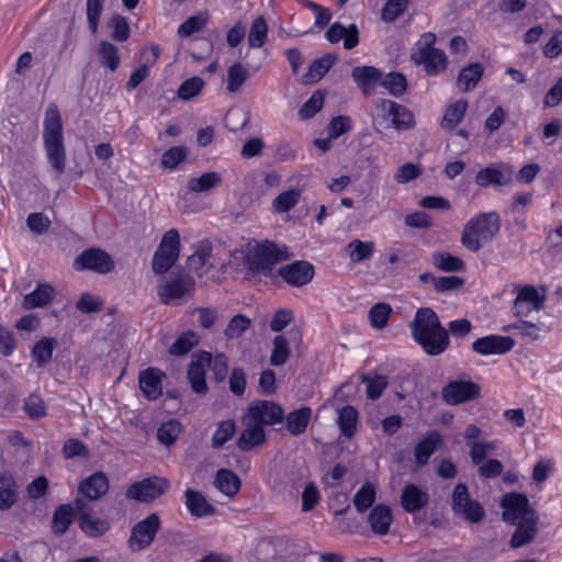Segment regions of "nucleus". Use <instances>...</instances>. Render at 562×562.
Returning a JSON list of instances; mask_svg holds the SVG:
<instances>
[{"label": "nucleus", "mask_w": 562, "mask_h": 562, "mask_svg": "<svg viewBox=\"0 0 562 562\" xmlns=\"http://www.w3.org/2000/svg\"><path fill=\"white\" fill-rule=\"evenodd\" d=\"M360 379L362 383L367 384V397L372 401L380 398L382 393L389 385L387 378L382 374H376L375 376L362 374Z\"/></svg>", "instance_id": "obj_49"}, {"label": "nucleus", "mask_w": 562, "mask_h": 562, "mask_svg": "<svg viewBox=\"0 0 562 562\" xmlns=\"http://www.w3.org/2000/svg\"><path fill=\"white\" fill-rule=\"evenodd\" d=\"M546 289L542 293L533 285L517 288V296L513 303V313L518 318L528 317L532 311H540L544 306Z\"/></svg>", "instance_id": "obj_12"}, {"label": "nucleus", "mask_w": 562, "mask_h": 562, "mask_svg": "<svg viewBox=\"0 0 562 562\" xmlns=\"http://www.w3.org/2000/svg\"><path fill=\"white\" fill-rule=\"evenodd\" d=\"M337 56L334 54H326L323 57L315 59L308 67L305 75L306 81L317 82L319 81L336 63Z\"/></svg>", "instance_id": "obj_41"}, {"label": "nucleus", "mask_w": 562, "mask_h": 562, "mask_svg": "<svg viewBox=\"0 0 562 562\" xmlns=\"http://www.w3.org/2000/svg\"><path fill=\"white\" fill-rule=\"evenodd\" d=\"M204 87V81L201 77L194 76L184 80L177 92V95L182 100H190L196 97Z\"/></svg>", "instance_id": "obj_58"}, {"label": "nucleus", "mask_w": 562, "mask_h": 562, "mask_svg": "<svg viewBox=\"0 0 562 562\" xmlns=\"http://www.w3.org/2000/svg\"><path fill=\"white\" fill-rule=\"evenodd\" d=\"M412 336L429 356H438L449 347L448 330L441 325L438 315L430 307L416 311L409 324Z\"/></svg>", "instance_id": "obj_1"}, {"label": "nucleus", "mask_w": 562, "mask_h": 562, "mask_svg": "<svg viewBox=\"0 0 562 562\" xmlns=\"http://www.w3.org/2000/svg\"><path fill=\"white\" fill-rule=\"evenodd\" d=\"M250 419L255 420L261 427L272 426L282 423L284 419V412L282 407L271 401H256L247 408L244 414Z\"/></svg>", "instance_id": "obj_15"}, {"label": "nucleus", "mask_w": 562, "mask_h": 562, "mask_svg": "<svg viewBox=\"0 0 562 562\" xmlns=\"http://www.w3.org/2000/svg\"><path fill=\"white\" fill-rule=\"evenodd\" d=\"M98 54L102 65L106 66L112 71L117 68L120 57L115 45L106 41H102L99 44Z\"/></svg>", "instance_id": "obj_56"}, {"label": "nucleus", "mask_w": 562, "mask_h": 562, "mask_svg": "<svg viewBox=\"0 0 562 562\" xmlns=\"http://www.w3.org/2000/svg\"><path fill=\"white\" fill-rule=\"evenodd\" d=\"M180 252V235L175 228L162 236L160 245L153 257V270L157 274L167 272L178 260Z\"/></svg>", "instance_id": "obj_7"}, {"label": "nucleus", "mask_w": 562, "mask_h": 562, "mask_svg": "<svg viewBox=\"0 0 562 562\" xmlns=\"http://www.w3.org/2000/svg\"><path fill=\"white\" fill-rule=\"evenodd\" d=\"M212 244L209 240H202L196 250L188 259V265L193 270H200L203 267L209 269L214 268L215 265L211 261Z\"/></svg>", "instance_id": "obj_40"}, {"label": "nucleus", "mask_w": 562, "mask_h": 562, "mask_svg": "<svg viewBox=\"0 0 562 562\" xmlns=\"http://www.w3.org/2000/svg\"><path fill=\"white\" fill-rule=\"evenodd\" d=\"M278 276L292 286H303L313 279L314 267L305 260H299L280 267Z\"/></svg>", "instance_id": "obj_19"}, {"label": "nucleus", "mask_w": 562, "mask_h": 562, "mask_svg": "<svg viewBox=\"0 0 562 562\" xmlns=\"http://www.w3.org/2000/svg\"><path fill=\"white\" fill-rule=\"evenodd\" d=\"M468 109V101L459 99L454 103L450 104L442 117L441 127L443 130H453L463 120Z\"/></svg>", "instance_id": "obj_37"}, {"label": "nucleus", "mask_w": 562, "mask_h": 562, "mask_svg": "<svg viewBox=\"0 0 562 562\" xmlns=\"http://www.w3.org/2000/svg\"><path fill=\"white\" fill-rule=\"evenodd\" d=\"M61 453L65 459L88 458L89 449L80 440L71 438L64 442Z\"/></svg>", "instance_id": "obj_62"}, {"label": "nucleus", "mask_w": 562, "mask_h": 562, "mask_svg": "<svg viewBox=\"0 0 562 562\" xmlns=\"http://www.w3.org/2000/svg\"><path fill=\"white\" fill-rule=\"evenodd\" d=\"M56 347L57 340L52 337H44L34 345L32 356L38 367H44L50 361Z\"/></svg>", "instance_id": "obj_43"}, {"label": "nucleus", "mask_w": 562, "mask_h": 562, "mask_svg": "<svg viewBox=\"0 0 562 562\" xmlns=\"http://www.w3.org/2000/svg\"><path fill=\"white\" fill-rule=\"evenodd\" d=\"M160 528L161 521L158 514L153 513L148 515L132 528L127 540L128 548L133 552L145 550L154 542Z\"/></svg>", "instance_id": "obj_9"}, {"label": "nucleus", "mask_w": 562, "mask_h": 562, "mask_svg": "<svg viewBox=\"0 0 562 562\" xmlns=\"http://www.w3.org/2000/svg\"><path fill=\"white\" fill-rule=\"evenodd\" d=\"M286 259L289 254L285 246L266 240L248 254L245 266L252 276L272 277L274 267Z\"/></svg>", "instance_id": "obj_4"}, {"label": "nucleus", "mask_w": 562, "mask_h": 562, "mask_svg": "<svg viewBox=\"0 0 562 562\" xmlns=\"http://www.w3.org/2000/svg\"><path fill=\"white\" fill-rule=\"evenodd\" d=\"M42 137L46 158L56 178H59L66 171V147L61 117L55 103L46 109Z\"/></svg>", "instance_id": "obj_2"}, {"label": "nucleus", "mask_w": 562, "mask_h": 562, "mask_svg": "<svg viewBox=\"0 0 562 562\" xmlns=\"http://www.w3.org/2000/svg\"><path fill=\"white\" fill-rule=\"evenodd\" d=\"M188 157V149L186 146H175L164 153L161 157V165L165 168L173 169L180 162L184 161Z\"/></svg>", "instance_id": "obj_60"}, {"label": "nucleus", "mask_w": 562, "mask_h": 562, "mask_svg": "<svg viewBox=\"0 0 562 562\" xmlns=\"http://www.w3.org/2000/svg\"><path fill=\"white\" fill-rule=\"evenodd\" d=\"M195 282L189 274H179L157 289V294L164 304H170L173 301L181 300L184 295L192 292Z\"/></svg>", "instance_id": "obj_16"}, {"label": "nucleus", "mask_w": 562, "mask_h": 562, "mask_svg": "<svg viewBox=\"0 0 562 562\" xmlns=\"http://www.w3.org/2000/svg\"><path fill=\"white\" fill-rule=\"evenodd\" d=\"M325 37L331 44H336L340 40H344V47L346 49H352L359 43V31L356 24H350L346 27L336 22L328 27L325 33Z\"/></svg>", "instance_id": "obj_24"}, {"label": "nucleus", "mask_w": 562, "mask_h": 562, "mask_svg": "<svg viewBox=\"0 0 562 562\" xmlns=\"http://www.w3.org/2000/svg\"><path fill=\"white\" fill-rule=\"evenodd\" d=\"M272 350L269 361L274 367L283 366L291 353L290 344L283 335H278L273 338Z\"/></svg>", "instance_id": "obj_46"}, {"label": "nucleus", "mask_w": 562, "mask_h": 562, "mask_svg": "<svg viewBox=\"0 0 562 562\" xmlns=\"http://www.w3.org/2000/svg\"><path fill=\"white\" fill-rule=\"evenodd\" d=\"M516 529L510 538V547L516 549L532 542L538 533V515L531 514L529 518L517 521Z\"/></svg>", "instance_id": "obj_23"}, {"label": "nucleus", "mask_w": 562, "mask_h": 562, "mask_svg": "<svg viewBox=\"0 0 562 562\" xmlns=\"http://www.w3.org/2000/svg\"><path fill=\"white\" fill-rule=\"evenodd\" d=\"M378 124L383 128L398 131L411 130L415 126L414 114L403 104L389 99H382L376 103Z\"/></svg>", "instance_id": "obj_6"}, {"label": "nucleus", "mask_w": 562, "mask_h": 562, "mask_svg": "<svg viewBox=\"0 0 562 562\" xmlns=\"http://www.w3.org/2000/svg\"><path fill=\"white\" fill-rule=\"evenodd\" d=\"M501 507L503 508V520L509 524L522 521L529 518L531 514H537L530 506L527 496L519 493H507L503 495Z\"/></svg>", "instance_id": "obj_13"}, {"label": "nucleus", "mask_w": 562, "mask_h": 562, "mask_svg": "<svg viewBox=\"0 0 562 562\" xmlns=\"http://www.w3.org/2000/svg\"><path fill=\"white\" fill-rule=\"evenodd\" d=\"M77 513L79 514V528L89 537H101L110 530V522L106 519L93 517L86 501L78 497L75 499Z\"/></svg>", "instance_id": "obj_17"}, {"label": "nucleus", "mask_w": 562, "mask_h": 562, "mask_svg": "<svg viewBox=\"0 0 562 562\" xmlns=\"http://www.w3.org/2000/svg\"><path fill=\"white\" fill-rule=\"evenodd\" d=\"M501 220L497 213H480L472 217L463 227L461 243L470 251L482 248V241L488 243L498 233Z\"/></svg>", "instance_id": "obj_3"}, {"label": "nucleus", "mask_w": 562, "mask_h": 562, "mask_svg": "<svg viewBox=\"0 0 562 562\" xmlns=\"http://www.w3.org/2000/svg\"><path fill=\"white\" fill-rule=\"evenodd\" d=\"M19 501V485L10 471L0 472V510L12 508Z\"/></svg>", "instance_id": "obj_26"}, {"label": "nucleus", "mask_w": 562, "mask_h": 562, "mask_svg": "<svg viewBox=\"0 0 562 562\" xmlns=\"http://www.w3.org/2000/svg\"><path fill=\"white\" fill-rule=\"evenodd\" d=\"M408 7V0H387L382 8L381 18L385 22H394Z\"/></svg>", "instance_id": "obj_59"}, {"label": "nucleus", "mask_w": 562, "mask_h": 562, "mask_svg": "<svg viewBox=\"0 0 562 562\" xmlns=\"http://www.w3.org/2000/svg\"><path fill=\"white\" fill-rule=\"evenodd\" d=\"M184 504L190 514L198 518L214 515L216 510L201 492L193 488H188L184 492Z\"/></svg>", "instance_id": "obj_29"}, {"label": "nucleus", "mask_w": 562, "mask_h": 562, "mask_svg": "<svg viewBox=\"0 0 562 562\" xmlns=\"http://www.w3.org/2000/svg\"><path fill=\"white\" fill-rule=\"evenodd\" d=\"M381 85L387 89L393 97H401L407 90V81L401 72H389L385 78H381Z\"/></svg>", "instance_id": "obj_55"}, {"label": "nucleus", "mask_w": 562, "mask_h": 562, "mask_svg": "<svg viewBox=\"0 0 562 562\" xmlns=\"http://www.w3.org/2000/svg\"><path fill=\"white\" fill-rule=\"evenodd\" d=\"M352 78L358 87L367 93L368 88L381 82L382 74L373 66H361L352 69Z\"/></svg>", "instance_id": "obj_35"}, {"label": "nucleus", "mask_w": 562, "mask_h": 562, "mask_svg": "<svg viewBox=\"0 0 562 562\" xmlns=\"http://www.w3.org/2000/svg\"><path fill=\"white\" fill-rule=\"evenodd\" d=\"M77 512L76 505H59L52 518V531L57 536H63L72 522L74 514Z\"/></svg>", "instance_id": "obj_32"}, {"label": "nucleus", "mask_w": 562, "mask_h": 562, "mask_svg": "<svg viewBox=\"0 0 562 562\" xmlns=\"http://www.w3.org/2000/svg\"><path fill=\"white\" fill-rule=\"evenodd\" d=\"M215 485L227 496H234L240 488L239 477L231 470L221 469L215 476Z\"/></svg>", "instance_id": "obj_38"}, {"label": "nucleus", "mask_w": 562, "mask_h": 562, "mask_svg": "<svg viewBox=\"0 0 562 562\" xmlns=\"http://www.w3.org/2000/svg\"><path fill=\"white\" fill-rule=\"evenodd\" d=\"M55 290L49 284H38L37 288L26 294L23 300L25 308H37L48 305L54 299Z\"/></svg>", "instance_id": "obj_34"}, {"label": "nucleus", "mask_w": 562, "mask_h": 562, "mask_svg": "<svg viewBox=\"0 0 562 562\" xmlns=\"http://www.w3.org/2000/svg\"><path fill=\"white\" fill-rule=\"evenodd\" d=\"M165 373L148 368L140 372L138 378L139 389L148 400H157L162 394L161 379Z\"/></svg>", "instance_id": "obj_27"}, {"label": "nucleus", "mask_w": 562, "mask_h": 562, "mask_svg": "<svg viewBox=\"0 0 562 562\" xmlns=\"http://www.w3.org/2000/svg\"><path fill=\"white\" fill-rule=\"evenodd\" d=\"M451 507L457 516H461L472 524H477L485 517L483 506L470 497L468 486L464 483H458L454 486Z\"/></svg>", "instance_id": "obj_8"}, {"label": "nucleus", "mask_w": 562, "mask_h": 562, "mask_svg": "<svg viewBox=\"0 0 562 562\" xmlns=\"http://www.w3.org/2000/svg\"><path fill=\"white\" fill-rule=\"evenodd\" d=\"M268 36V25L262 15L257 16L251 23L248 34V44L252 48L263 46Z\"/></svg>", "instance_id": "obj_52"}, {"label": "nucleus", "mask_w": 562, "mask_h": 562, "mask_svg": "<svg viewBox=\"0 0 562 562\" xmlns=\"http://www.w3.org/2000/svg\"><path fill=\"white\" fill-rule=\"evenodd\" d=\"M241 424L244 429L236 441V446L240 451H250L266 442V430L263 427L246 415H243Z\"/></svg>", "instance_id": "obj_20"}, {"label": "nucleus", "mask_w": 562, "mask_h": 562, "mask_svg": "<svg viewBox=\"0 0 562 562\" xmlns=\"http://www.w3.org/2000/svg\"><path fill=\"white\" fill-rule=\"evenodd\" d=\"M509 181V178H505L501 170L492 166L481 169L475 176V183L479 187H487L490 184L505 186Z\"/></svg>", "instance_id": "obj_45"}, {"label": "nucleus", "mask_w": 562, "mask_h": 562, "mask_svg": "<svg viewBox=\"0 0 562 562\" xmlns=\"http://www.w3.org/2000/svg\"><path fill=\"white\" fill-rule=\"evenodd\" d=\"M324 103V94L321 91H315L311 98L300 109L299 114L302 120L313 117L322 108Z\"/></svg>", "instance_id": "obj_61"}, {"label": "nucleus", "mask_w": 562, "mask_h": 562, "mask_svg": "<svg viewBox=\"0 0 562 562\" xmlns=\"http://www.w3.org/2000/svg\"><path fill=\"white\" fill-rule=\"evenodd\" d=\"M109 480L103 472H95L85 479L78 487L79 493L89 501H97L106 494Z\"/></svg>", "instance_id": "obj_25"}, {"label": "nucleus", "mask_w": 562, "mask_h": 562, "mask_svg": "<svg viewBox=\"0 0 562 562\" xmlns=\"http://www.w3.org/2000/svg\"><path fill=\"white\" fill-rule=\"evenodd\" d=\"M515 341L508 336L488 335L477 338L472 350L482 356L504 355L513 349Z\"/></svg>", "instance_id": "obj_21"}, {"label": "nucleus", "mask_w": 562, "mask_h": 562, "mask_svg": "<svg viewBox=\"0 0 562 562\" xmlns=\"http://www.w3.org/2000/svg\"><path fill=\"white\" fill-rule=\"evenodd\" d=\"M170 487L169 481L160 476H151L133 483L126 491V497L148 503L165 494Z\"/></svg>", "instance_id": "obj_10"}, {"label": "nucleus", "mask_w": 562, "mask_h": 562, "mask_svg": "<svg viewBox=\"0 0 562 562\" xmlns=\"http://www.w3.org/2000/svg\"><path fill=\"white\" fill-rule=\"evenodd\" d=\"M236 425L233 419L223 420L218 424L212 437V447L218 449L233 438Z\"/></svg>", "instance_id": "obj_57"}, {"label": "nucleus", "mask_w": 562, "mask_h": 562, "mask_svg": "<svg viewBox=\"0 0 562 562\" xmlns=\"http://www.w3.org/2000/svg\"><path fill=\"white\" fill-rule=\"evenodd\" d=\"M346 250L350 261L358 263L364 260H369L372 257L374 251V243L353 239L347 245Z\"/></svg>", "instance_id": "obj_42"}, {"label": "nucleus", "mask_w": 562, "mask_h": 562, "mask_svg": "<svg viewBox=\"0 0 562 562\" xmlns=\"http://www.w3.org/2000/svg\"><path fill=\"white\" fill-rule=\"evenodd\" d=\"M392 311L391 305L387 303H375L369 311L370 325L378 330L385 328Z\"/></svg>", "instance_id": "obj_51"}, {"label": "nucleus", "mask_w": 562, "mask_h": 562, "mask_svg": "<svg viewBox=\"0 0 562 562\" xmlns=\"http://www.w3.org/2000/svg\"><path fill=\"white\" fill-rule=\"evenodd\" d=\"M311 417L312 408L307 406L290 412L285 417L286 430L292 436L302 435L306 430Z\"/></svg>", "instance_id": "obj_33"}, {"label": "nucleus", "mask_w": 562, "mask_h": 562, "mask_svg": "<svg viewBox=\"0 0 562 562\" xmlns=\"http://www.w3.org/2000/svg\"><path fill=\"white\" fill-rule=\"evenodd\" d=\"M429 503V495L414 483L404 486L401 494V506L406 513L414 514L425 508Z\"/></svg>", "instance_id": "obj_22"}, {"label": "nucleus", "mask_w": 562, "mask_h": 562, "mask_svg": "<svg viewBox=\"0 0 562 562\" xmlns=\"http://www.w3.org/2000/svg\"><path fill=\"white\" fill-rule=\"evenodd\" d=\"M222 182V176L218 172L211 171L201 175L198 178L189 179L187 188L194 193L207 192L216 188Z\"/></svg>", "instance_id": "obj_39"}, {"label": "nucleus", "mask_w": 562, "mask_h": 562, "mask_svg": "<svg viewBox=\"0 0 562 562\" xmlns=\"http://www.w3.org/2000/svg\"><path fill=\"white\" fill-rule=\"evenodd\" d=\"M252 322L249 317L237 314L227 324L224 336L227 340L240 337L251 326Z\"/></svg>", "instance_id": "obj_53"}, {"label": "nucleus", "mask_w": 562, "mask_h": 562, "mask_svg": "<svg viewBox=\"0 0 562 562\" xmlns=\"http://www.w3.org/2000/svg\"><path fill=\"white\" fill-rule=\"evenodd\" d=\"M358 412L353 406L346 405L338 411V426L341 434L351 439L357 431Z\"/></svg>", "instance_id": "obj_36"}, {"label": "nucleus", "mask_w": 562, "mask_h": 562, "mask_svg": "<svg viewBox=\"0 0 562 562\" xmlns=\"http://www.w3.org/2000/svg\"><path fill=\"white\" fill-rule=\"evenodd\" d=\"M109 26L112 29V38L117 42H124L130 36V26L127 20L120 15L115 14L109 21Z\"/></svg>", "instance_id": "obj_63"}, {"label": "nucleus", "mask_w": 562, "mask_h": 562, "mask_svg": "<svg viewBox=\"0 0 562 562\" xmlns=\"http://www.w3.org/2000/svg\"><path fill=\"white\" fill-rule=\"evenodd\" d=\"M392 520V510L384 504L374 506L368 516L371 530L380 536H384L389 532Z\"/></svg>", "instance_id": "obj_30"}, {"label": "nucleus", "mask_w": 562, "mask_h": 562, "mask_svg": "<svg viewBox=\"0 0 562 562\" xmlns=\"http://www.w3.org/2000/svg\"><path fill=\"white\" fill-rule=\"evenodd\" d=\"M300 200V192L297 190H289L279 194L273 201V206L278 212H288L296 205Z\"/></svg>", "instance_id": "obj_64"}, {"label": "nucleus", "mask_w": 562, "mask_h": 562, "mask_svg": "<svg viewBox=\"0 0 562 562\" xmlns=\"http://www.w3.org/2000/svg\"><path fill=\"white\" fill-rule=\"evenodd\" d=\"M199 335L192 330L181 334L170 346L169 353L172 356H184L189 353L198 344Z\"/></svg>", "instance_id": "obj_47"}, {"label": "nucleus", "mask_w": 562, "mask_h": 562, "mask_svg": "<svg viewBox=\"0 0 562 562\" xmlns=\"http://www.w3.org/2000/svg\"><path fill=\"white\" fill-rule=\"evenodd\" d=\"M436 35L425 33L417 44V48L412 53L411 59L416 65H423L428 76H437L446 70L448 60L443 50L435 47Z\"/></svg>", "instance_id": "obj_5"}, {"label": "nucleus", "mask_w": 562, "mask_h": 562, "mask_svg": "<svg viewBox=\"0 0 562 562\" xmlns=\"http://www.w3.org/2000/svg\"><path fill=\"white\" fill-rule=\"evenodd\" d=\"M182 432V425L177 419H169L162 423L157 429L158 441L166 446H172Z\"/></svg>", "instance_id": "obj_44"}, {"label": "nucleus", "mask_w": 562, "mask_h": 562, "mask_svg": "<svg viewBox=\"0 0 562 562\" xmlns=\"http://www.w3.org/2000/svg\"><path fill=\"white\" fill-rule=\"evenodd\" d=\"M432 263L436 268L445 272L462 271L465 267L462 259L449 252H435L432 255Z\"/></svg>", "instance_id": "obj_48"}, {"label": "nucleus", "mask_w": 562, "mask_h": 562, "mask_svg": "<svg viewBox=\"0 0 562 562\" xmlns=\"http://www.w3.org/2000/svg\"><path fill=\"white\" fill-rule=\"evenodd\" d=\"M442 437L437 431H430L419 440L414 448V457L417 465L423 467L428 463L430 457L441 446Z\"/></svg>", "instance_id": "obj_28"}, {"label": "nucleus", "mask_w": 562, "mask_h": 562, "mask_svg": "<svg viewBox=\"0 0 562 562\" xmlns=\"http://www.w3.org/2000/svg\"><path fill=\"white\" fill-rule=\"evenodd\" d=\"M248 78V71L241 63H234L227 69V91L234 93L243 86Z\"/></svg>", "instance_id": "obj_54"}, {"label": "nucleus", "mask_w": 562, "mask_h": 562, "mask_svg": "<svg viewBox=\"0 0 562 562\" xmlns=\"http://www.w3.org/2000/svg\"><path fill=\"white\" fill-rule=\"evenodd\" d=\"M375 501V487L372 483H364L353 495L352 503L359 513H364Z\"/></svg>", "instance_id": "obj_50"}, {"label": "nucleus", "mask_w": 562, "mask_h": 562, "mask_svg": "<svg viewBox=\"0 0 562 562\" xmlns=\"http://www.w3.org/2000/svg\"><path fill=\"white\" fill-rule=\"evenodd\" d=\"M76 270H91L100 274H105L114 270V261L111 256L100 248H89L83 250L75 259Z\"/></svg>", "instance_id": "obj_14"}, {"label": "nucleus", "mask_w": 562, "mask_h": 562, "mask_svg": "<svg viewBox=\"0 0 562 562\" xmlns=\"http://www.w3.org/2000/svg\"><path fill=\"white\" fill-rule=\"evenodd\" d=\"M484 68L480 63L463 67L458 76L457 85L462 92L473 90L483 77Z\"/></svg>", "instance_id": "obj_31"}, {"label": "nucleus", "mask_w": 562, "mask_h": 562, "mask_svg": "<svg viewBox=\"0 0 562 562\" xmlns=\"http://www.w3.org/2000/svg\"><path fill=\"white\" fill-rule=\"evenodd\" d=\"M480 395V385L470 380H451L441 390L442 401L451 406L473 401Z\"/></svg>", "instance_id": "obj_11"}, {"label": "nucleus", "mask_w": 562, "mask_h": 562, "mask_svg": "<svg viewBox=\"0 0 562 562\" xmlns=\"http://www.w3.org/2000/svg\"><path fill=\"white\" fill-rule=\"evenodd\" d=\"M211 366V353L200 351L195 353L189 363L187 376L192 390L199 394H205L207 384L205 381V368Z\"/></svg>", "instance_id": "obj_18"}]
</instances>
